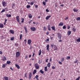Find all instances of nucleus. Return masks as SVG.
<instances>
[{
  "instance_id": "ea45409f",
  "label": "nucleus",
  "mask_w": 80,
  "mask_h": 80,
  "mask_svg": "<svg viewBox=\"0 0 80 80\" xmlns=\"http://www.w3.org/2000/svg\"><path fill=\"white\" fill-rule=\"evenodd\" d=\"M25 33H27V28H26V27H25Z\"/></svg>"
},
{
  "instance_id": "e433bc0d",
  "label": "nucleus",
  "mask_w": 80,
  "mask_h": 80,
  "mask_svg": "<svg viewBox=\"0 0 80 80\" xmlns=\"http://www.w3.org/2000/svg\"><path fill=\"white\" fill-rule=\"evenodd\" d=\"M43 30H44V31H45V30H47V28H46V27L45 26H44L43 27Z\"/></svg>"
},
{
  "instance_id": "9b49d317",
  "label": "nucleus",
  "mask_w": 80,
  "mask_h": 80,
  "mask_svg": "<svg viewBox=\"0 0 80 80\" xmlns=\"http://www.w3.org/2000/svg\"><path fill=\"white\" fill-rule=\"evenodd\" d=\"M50 17H51V16L50 15L46 17V20H48V19H49V18H50Z\"/></svg>"
},
{
  "instance_id": "f8f14e48",
  "label": "nucleus",
  "mask_w": 80,
  "mask_h": 80,
  "mask_svg": "<svg viewBox=\"0 0 80 80\" xmlns=\"http://www.w3.org/2000/svg\"><path fill=\"white\" fill-rule=\"evenodd\" d=\"M15 66L16 67H17V68H18V69H20V66H19V65L16 64Z\"/></svg>"
},
{
  "instance_id": "4c0bfd02",
  "label": "nucleus",
  "mask_w": 80,
  "mask_h": 80,
  "mask_svg": "<svg viewBox=\"0 0 80 80\" xmlns=\"http://www.w3.org/2000/svg\"><path fill=\"white\" fill-rule=\"evenodd\" d=\"M5 12V10L3 9L1 11V13H3V12Z\"/></svg>"
},
{
  "instance_id": "423d86ee",
  "label": "nucleus",
  "mask_w": 80,
  "mask_h": 80,
  "mask_svg": "<svg viewBox=\"0 0 80 80\" xmlns=\"http://www.w3.org/2000/svg\"><path fill=\"white\" fill-rule=\"evenodd\" d=\"M16 18L17 21L18 22V23H20V18H19V16H17L16 17Z\"/></svg>"
},
{
  "instance_id": "c756f323",
  "label": "nucleus",
  "mask_w": 80,
  "mask_h": 80,
  "mask_svg": "<svg viewBox=\"0 0 80 80\" xmlns=\"http://www.w3.org/2000/svg\"><path fill=\"white\" fill-rule=\"evenodd\" d=\"M41 53H42V50H39V53L38 55H41Z\"/></svg>"
},
{
  "instance_id": "a19ab883",
  "label": "nucleus",
  "mask_w": 80,
  "mask_h": 80,
  "mask_svg": "<svg viewBox=\"0 0 80 80\" xmlns=\"http://www.w3.org/2000/svg\"><path fill=\"white\" fill-rule=\"evenodd\" d=\"M70 56H68L66 58L67 60H68V59H70Z\"/></svg>"
},
{
  "instance_id": "5fc2aeb1",
  "label": "nucleus",
  "mask_w": 80,
  "mask_h": 80,
  "mask_svg": "<svg viewBox=\"0 0 80 80\" xmlns=\"http://www.w3.org/2000/svg\"><path fill=\"white\" fill-rule=\"evenodd\" d=\"M46 12H49V10H48V9H47L46 10Z\"/></svg>"
},
{
  "instance_id": "052dcab7",
  "label": "nucleus",
  "mask_w": 80,
  "mask_h": 80,
  "mask_svg": "<svg viewBox=\"0 0 80 80\" xmlns=\"http://www.w3.org/2000/svg\"><path fill=\"white\" fill-rule=\"evenodd\" d=\"M27 57H28V56H25V59H27Z\"/></svg>"
},
{
  "instance_id": "a211bd4d",
  "label": "nucleus",
  "mask_w": 80,
  "mask_h": 80,
  "mask_svg": "<svg viewBox=\"0 0 80 80\" xmlns=\"http://www.w3.org/2000/svg\"><path fill=\"white\" fill-rule=\"evenodd\" d=\"M7 60V58H6V57H3V59H2V61H5Z\"/></svg>"
},
{
  "instance_id": "58836bf2",
  "label": "nucleus",
  "mask_w": 80,
  "mask_h": 80,
  "mask_svg": "<svg viewBox=\"0 0 80 80\" xmlns=\"http://www.w3.org/2000/svg\"><path fill=\"white\" fill-rule=\"evenodd\" d=\"M11 63V62L9 61H7V64H10Z\"/></svg>"
},
{
  "instance_id": "2eb2a0df",
  "label": "nucleus",
  "mask_w": 80,
  "mask_h": 80,
  "mask_svg": "<svg viewBox=\"0 0 80 80\" xmlns=\"http://www.w3.org/2000/svg\"><path fill=\"white\" fill-rule=\"evenodd\" d=\"M72 33V32L71 31H68V36L69 35H70V34H71V33Z\"/></svg>"
},
{
  "instance_id": "6ab92c4d",
  "label": "nucleus",
  "mask_w": 80,
  "mask_h": 80,
  "mask_svg": "<svg viewBox=\"0 0 80 80\" xmlns=\"http://www.w3.org/2000/svg\"><path fill=\"white\" fill-rule=\"evenodd\" d=\"M37 73V70L36 69L34 70L33 72V75L35 74L36 73Z\"/></svg>"
},
{
  "instance_id": "603ef678",
  "label": "nucleus",
  "mask_w": 80,
  "mask_h": 80,
  "mask_svg": "<svg viewBox=\"0 0 80 80\" xmlns=\"http://www.w3.org/2000/svg\"><path fill=\"white\" fill-rule=\"evenodd\" d=\"M14 40V38L13 37H12L11 38V40Z\"/></svg>"
},
{
  "instance_id": "cd10ccee",
  "label": "nucleus",
  "mask_w": 80,
  "mask_h": 80,
  "mask_svg": "<svg viewBox=\"0 0 80 80\" xmlns=\"http://www.w3.org/2000/svg\"><path fill=\"white\" fill-rule=\"evenodd\" d=\"M6 67V65H5V64H3V65L2 66V68H5Z\"/></svg>"
},
{
  "instance_id": "4d7b16f0",
  "label": "nucleus",
  "mask_w": 80,
  "mask_h": 80,
  "mask_svg": "<svg viewBox=\"0 0 80 80\" xmlns=\"http://www.w3.org/2000/svg\"><path fill=\"white\" fill-rule=\"evenodd\" d=\"M59 64H61V65H62V62H60V61H59Z\"/></svg>"
},
{
  "instance_id": "39448f33",
  "label": "nucleus",
  "mask_w": 80,
  "mask_h": 80,
  "mask_svg": "<svg viewBox=\"0 0 80 80\" xmlns=\"http://www.w3.org/2000/svg\"><path fill=\"white\" fill-rule=\"evenodd\" d=\"M30 30L31 31H32V32H35L36 30V28L34 27H32L30 28Z\"/></svg>"
},
{
  "instance_id": "8fccbe9b",
  "label": "nucleus",
  "mask_w": 80,
  "mask_h": 80,
  "mask_svg": "<svg viewBox=\"0 0 80 80\" xmlns=\"http://www.w3.org/2000/svg\"><path fill=\"white\" fill-rule=\"evenodd\" d=\"M38 75H37L35 77V78H36L37 80V78H38Z\"/></svg>"
},
{
  "instance_id": "5701e85b",
  "label": "nucleus",
  "mask_w": 80,
  "mask_h": 80,
  "mask_svg": "<svg viewBox=\"0 0 80 80\" xmlns=\"http://www.w3.org/2000/svg\"><path fill=\"white\" fill-rule=\"evenodd\" d=\"M6 16L7 17H11V16H12V15H11V14H6Z\"/></svg>"
},
{
  "instance_id": "a878e982",
  "label": "nucleus",
  "mask_w": 80,
  "mask_h": 80,
  "mask_svg": "<svg viewBox=\"0 0 80 80\" xmlns=\"http://www.w3.org/2000/svg\"><path fill=\"white\" fill-rule=\"evenodd\" d=\"M15 3L13 4L12 6V8H15Z\"/></svg>"
},
{
  "instance_id": "bf43d9fd",
  "label": "nucleus",
  "mask_w": 80,
  "mask_h": 80,
  "mask_svg": "<svg viewBox=\"0 0 80 80\" xmlns=\"http://www.w3.org/2000/svg\"><path fill=\"white\" fill-rule=\"evenodd\" d=\"M70 26H68V27L67 28H68V29H70Z\"/></svg>"
},
{
  "instance_id": "338daca9",
  "label": "nucleus",
  "mask_w": 80,
  "mask_h": 80,
  "mask_svg": "<svg viewBox=\"0 0 80 80\" xmlns=\"http://www.w3.org/2000/svg\"><path fill=\"white\" fill-rule=\"evenodd\" d=\"M2 54V51H0V54Z\"/></svg>"
},
{
  "instance_id": "0eeeda50",
  "label": "nucleus",
  "mask_w": 80,
  "mask_h": 80,
  "mask_svg": "<svg viewBox=\"0 0 80 80\" xmlns=\"http://www.w3.org/2000/svg\"><path fill=\"white\" fill-rule=\"evenodd\" d=\"M32 73H29V76H28V78H29V80H30L31 79V78H32Z\"/></svg>"
},
{
  "instance_id": "864d4df0",
  "label": "nucleus",
  "mask_w": 80,
  "mask_h": 80,
  "mask_svg": "<svg viewBox=\"0 0 80 80\" xmlns=\"http://www.w3.org/2000/svg\"><path fill=\"white\" fill-rule=\"evenodd\" d=\"M4 10H5V11H8V8H5Z\"/></svg>"
},
{
  "instance_id": "a18cd8bd",
  "label": "nucleus",
  "mask_w": 80,
  "mask_h": 80,
  "mask_svg": "<svg viewBox=\"0 0 80 80\" xmlns=\"http://www.w3.org/2000/svg\"><path fill=\"white\" fill-rule=\"evenodd\" d=\"M68 20V17H66L65 18V20L67 21Z\"/></svg>"
},
{
  "instance_id": "774afa93",
  "label": "nucleus",
  "mask_w": 80,
  "mask_h": 80,
  "mask_svg": "<svg viewBox=\"0 0 80 80\" xmlns=\"http://www.w3.org/2000/svg\"><path fill=\"white\" fill-rule=\"evenodd\" d=\"M50 62H51L52 61V58H50Z\"/></svg>"
},
{
  "instance_id": "20e7f679",
  "label": "nucleus",
  "mask_w": 80,
  "mask_h": 80,
  "mask_svg": "<svg viewBox=\"0 0 80 80\" xmlns=\"http://www.w3.org/2000/svg\"><path fill=\"white\" fill-rule=\"evenodd\" d=\"M7 3L4 1H3L2 2V5L3 7H6L7 5Z\"/></svg>"
},
{
  "instance_id": "ddd939ff",
  "label": "nucleus",
  "mask_w": 80,
  "mask_h": 80,
  "mask_svg": "<svg viewBox=\"0 0 80 80\" xmlns=\"http://www.w3.org/2000/svg\"><path fill=\"white\" fill-rule=\"evenodd\" d=\"M31 42H32V41L30 39H28V44H30Z\"/></svg>"
},
{
  "instance_id": "0e129e2a",
  "label": "nucleus",
  "mask_w": 80,
  "mask_h": 80,
  "mask_svg": "<svg viewBox=\"0 0 80 80\" xmlns=\"http://www.w3.org/2000/svg\"><path fill=\"white\" fill-rule=\"evenodd\" d=\"M32 20H31L30 22H28V23L29 24H30V23H31V22H32Z\"/></svg>"
},
{
  "instance_id": "2f4dec72",
  "label": "nucleus",
  "mask_w": 80,
  "mask_h": 80,
  "mask_svg": "<svg viewBox=\"0 0 80 80\" xmlns=\"http://www.w3.org/2000/svg\"><path fill=\"white\" fill-rule=\"evenodd\" d=\"M21 22L22 23H23V22H24V18H22L21 19Z\"/></svg>"
},
{
  "instance_id": "c03bdc74",
  "label": "nucleus",
  "mask_w": 80,
  "mask_h": 80,
  "mask_svg": "<svg viewBox=\"0 0 80 80\" xmlns=\"http://www.w3.org/2000/svg\"><path fill=\"white\" fill-rule=\"evenodd\" d=\"M61 62H63L64 61V58H62L61 59Z\"/></svg>"
},
{
  "instance_id": "f257e3e1",
  "label": "nucleus",
  "mask_w": 80,
  "mask_h": 80,
  "mask_svg": "<svg viewBox=\"0 0 80 80\" xmlns=\"http://www.w3.org/2000/svg\"><path fill=\"white\" fill-rule=\"evenodd\" d=\"M57 36L58 37V39L61 40V38H62V34L59 32L57 33Z\"/></svg>"
},
{
  "instance_id": "49530a36",
  "label": "nucleus",
  "mask_w": 80,
  "mask_h": 80,
  "mask_svg": "<svg viewBox=\"0 0 80 80\" xmlns=\"http://www.w3.org/2000/svg\"><path fill=\"white\" fill-rule=\"evenodd\" d=\"M33 3H34V2H31V3H30L31 5H33Z\"/></svg>"
},
{
  "instance_id": "3c124183",
  "label": "nucleus",
  "mask_w": 80,
  "mask_h": 80,
  "mask_svg": "<svg viewBox=\"0 0 80 80\" xmlns=\"http://www.w3.org/2000/svg\"><path fill=\"white\" fill-rule=\"evenodd\" d=\"M62 28L63 29H65V28H66V26H64L62 27Z\"/></svg>"
},
{
  "instance_id": "69168bd1",
  "label": "nucleus",
  "mask_w": 80,
  "mask_h": 80,
  "mask_svg": "<svg viewBox=\"0 0 80 80\" xmlns=\"http://www.w3.org/2000/svg\"><path fill=\"white\" fill-rule=\"evenodd\" d=\"M48 59H47L46 60V62H48Z\"/></svg>"
},
{
  "instance_id": "412c9836",
  "label": "nucleus",
  "mask_w": 80,
  "mask_h": 80,
  "mask_svg": "<svg viewBox=\"0 0 80 80\" xmlns=\"http://www.w3.org/2000/svg\"><path fill=\"white\" fill-rule=\"evenodd\" d=\"M3 27V24H0V28H2Z\"/></svg>"
},
{
  "instance_id": "1a4fd4ad",
  "label": "nucleus",
  "mask_w": 80,
  "mask_h": 80,
  "mask_svg": "<svg viewBox=\"0 0 80 80\" xmlns=\"http://www.w3.org/2000/svg\"><path fill=\"white\" fill-rule=\"evenodd\" d=\"M51 28H52V30H54V31H56V30H55V26H53L51 27Z\"/></svg>"
},
{
  "instance_id": "393cba45",
  "label": "nucleus",
  "mask_w": 80,
  "mask_h": 80,
  "mask_svg": "<svg viewBox=\"0 0 80 80\" xmlns=\"http://www.w3.org/2000/svg\"><path fill=\"white\" fill-rule=\"evenodd\" d=\"M50 64H51V63L50 62L48 63L47 64V67H50Z\"/></svg>"
},
{
  "instance_id": "473e14b6",
  "label": "nucleus",
  "mask_w": 80,
  "mask_h": 80,
  "mask_svg": "<svg viewBox=\"0 0 80 80\" xmlns=\"http://www.w3.org/2000/svg\"><path fill=\"white\" fill-rule=\"evenodd\" d=\"M27 8H30V5H28L27 6Z\"/></svg>"
},
{
  "instance_id": "7c9ffc66",
  "label": "nucleus",
  "mask_w": 80,
  "mask_h": 80,
  "mask_svg": "<svg viewBox=\"0 0 80 80\" xmlns=\"http://www.w3.org/2000/svg\"><path fill=\"white\" fill-rule=\"evenodd\" d=\"M42 4L43 5H44V6H45V5H46V2H42Z\"/></svg>"
},
{
  "instance_id": "b1692460",
  "label": "nucleus",
  "mask_w": 80,
  "mask_h": 80,
  "mask_svg": "<svg viewBox=\"0 0 80 80\" xmlns=\"http://www.w3.org/2000/svg\"><path fill=\"white\" fill-rule=\"evenodd\" d=\"M28 17L30 18H32V15L31 14H29Z\"/></svg>"
},
{
  "instance_id": "37998d69",
  "label": "nucleus",
  "mask_w": 80,
  "mask_h": 80,
  "mask_svg": "<svg viewBox=\"0 0 80 80\" xmlns=\"http://www.w3.org/2000/svg\"><path fill=\"white\" fill-rule=\"evenodd\" d=\"M24 76L25 77H26V78H27V73H25L24 74Z\"/></svg>"
},
{
  "instance_id": "79ce46f5",
  "label": "nucleus",
  "mask_w": 80,
  "mask_h": 80,
  "mask_svg": "<svg viewBox=\"0 0 80 80\" xmlns=\"http://www.w3.org/2000/svg\"><path fill=\"white\" fill-rule=\"evenodd\" d=\"M45 42H49V38H48V39H47L46 40H45Z\"/></svg>"
},
{
  "instance_id": "e2e57ef3",
  "label": "nucleus",
  "mask_w": 80,
  "mask_h": 80,
  "mask_svg": "<svg viewBox=\"0 0 80 80\" xmlns=\"http://www.w3.org/2000/svg\"><path fill=\"white\" fill-rule=\"evenodd\" d=\"M51 46L52 47V48H53V44H51Z\"/></svg>"
},
{
  "instance_id": "4be33fe9",
  "label": "nucleus",
  "mask_w": 80,
  "mask_h": 80,
  "mask_svg": "<svg viewBox=\"0 0 80 80\" xmlns=\"http://www.w3.org/2000/svg\"><path fill=\"white\" fill-rule=\"evenodd\" d=\"M72 30L74 32H75V31H76V28H72Z\"/></svg>"
},
{
  "instance_id": "bb28decb",
  "label": "nucleus",
  "mask_w": 80,
  "mask_h": 80,
  "mask_svg": "<svg viewBox=\"0 0 80 80\" xmlns=\"http://www.w3.org/2000/svg\"><path fill=\"white\" fill-rule=\"evenodd\" d=\"M40 72L41 73H42V74H43V73H44V72L42 71V70H40Z\"/></svg>"
},
{
  "instance_id": "de8ad7c7",
  "label": "nucleus",
  "mask_w": 80,
  "mask_h": 80,
  "mask_svg": "<svg viewBox=\"0 0 80 80\" xmlns=\"http://www.w3.org/2000/svg\"><path fill=\"white\" fill-rule=\"evenodd\" d=\"M15 45L16 47H18V43H15Z\"/></svg>"
},
{
  "instance_id": "72a5a7b5",
  "label": "nucleus",
  "mask_w": 80,
  "mask_h": 80,
  "mask_svg": "<svg viewBox=\"0 0 80 80\" xmlns=\"http://www.w3.org/2000/svg\"><path fill=\"white\" fill-rule=\"evenodd\" d=\"M76 20H77V21H79V20H80V17H78L77 18Z\"/></svg>"
},
{
  "instance_id": "6e6552de",
  "label": "nucleus",
  "mask_w": 80,
  "mask_h": 80,
  "mask_svg": "<svg viewBox=\"0 0 80 80\" xmlns=\"http://www.w3.org/2000/svg\"><path fill=\"white\" fill-rule=\"evenodd\" d=\"M9 32L12 33V34H14V31L12 30H9Z\"/></svg>"
},
{
  "instance_id": "7ed1b4c3",
  "label": "nucleus",
  "mask_w": 80,
  "mask_h": 80,
  "mask_svg": "<svg viewBox=\"0 0 80 80\" xmlns=\"http://www.w3.org/2000/svg\"><path fill=\"white\" fill-rule=\"evenodd\" d=\"M20 53L19 52H16V58H18V57H20Z\"/></svg>"
},
{
  "instance_id": "09e8293b",
  "label": "nucleus",
  "mask_w": 80,
  "mask_h": 80,
  "mask_svg": "<svg viewBox=\"0 0 80 80\" xmlns=\"http://www.w3.org/2000/svg\"><path fill=\"white\" fill-rule=\"evenodd\" d=\"M80 76H79L78 77V78H77L76 79V80H80Z\"/></svg>"
},
{
  "instance_id": "9d476101",
  "label": "nucleus",
  "mask_w": 80,
  "mask_h": 80,
  "mask_svg": "<svg viewBox=\"0 0 80 80\" xmlns=\"http://www.w3.org/2000/svg\"><path fill=\"white\" fill-rule=\"evenodd\" d=\"M63 25V23L61 22H60V23L59 24L58 26H62Z\"/></svg>"
},
{
  "instance_id": "f704fd0d",
  "label": "nucleus",
  "mask_w": 80,
  "mask_h": 80,
  "mask_svg": "<svg viewBox=\"0 0 80 80\" xmlns=\"http://www.w3.org/2000/svg\"><path fill=\"white\" fill-rule=\"evenodd\" d=\"M76 40L77 42H80V38H79L78 39H77Z\"/></svg>"
},
{
  "instance_id": "c85d7f7f",
  "label": "nucleus",
  "mask_w": 80,
  "mask_h": 80,
  "mask_svg": "<svg viewBox=\"0 0 80 80\" xmlns=\"http://www.w3.org/2000/svg\"><path fill=\"white\" fill-rule=\"evenodd\" d=\"M45 72H47V67L46 66L45 67Z\"/></svg>"
},
{
  "instance_id": "13d9d810",
  "label": "nucleus",
  "mask_w": 80,
  "mask_h": 80,
  "mask_svg": "<svg viewBox=\"0 0 80 80\" xmlns=\"http://www.w3.org/2000/svg\"><path fill=\"white\" fill-rule=\"evenodd\" d=\"M24 41L25 42V44H26V43H27V39H25Z\"/></svg>"
},
{
  "instance_id": "dca6fc26",
  "label": "nucleus",
  "mask_w": 80,
  "mask_h": 80,
  "mask_svg": "<svg viewBox=\"0 0 80 80\" xmlns=\"http://www.w3.org/2000/svg\"><path fill=\"white\" fill-rule=\"evenodd\" d=\"M49 44H48L47 46V50H48V51H49Z\"/></svg>"
},
{
  "instance_id": "c9c22d12",
  "label": "nucleus",
  "mask_w": 80,
  "mask_h": 80,
  "mask_svg": "<svg viewBox=\"0 0 80 80\" xmlns=\"http://www.w3.org/2000/svg\"><path fill=\"white\" fill-rule=\"evenodd\" d=\"M22 34H21L20 35V40H21L22 39Z\"/></svg>"
},
{
  "instance_id": "f03ea898",
  "label": "nucleus",
  "mask_w": 80,
  "mask_h": 80,
  "mask_svg": "<svg viewBox=\"0 0 80 80\" xmlns=\"http://www.w3.org/2000/svg\"><path fill=\"white\" fill-rule=\"evenodd\" d=\"M34 67L36 69H37V70H38L39 69V68H40V66H39V65H38V63H36L34 65Z\"/></svg>"
},
{
  "instance_id": "4468645a",
  "label": "nucleus",
  "mask_w": 80,
  "mask_h": 80,
  "mask_svg": "<svg viewBox=\"0 0 80 80\" xmlns=\"http://www.w3.org/2000/svg\"><path fill=\"white\" fill-rule=\"evenodd\" d=\"M8 77H4L3 78V80H8Z\"/></svg>"
},
{
  "instance_id": "aec40b11",
  "label": "nucleus",
  "mask_w": 80,
  "mask_h": 80,
  "mask_svg": "<svg viewBox=\"0 0 80 80\" xmlns=\"http://www.w3.org/2000/svg\"><path fill=\"white\" fill-rule=\"evenodd\" d=\"M73 11L74 12H78V9H76L74 8L73 9Z\"/></svg>"
},
{
  "instance_id": "680f3d73",
  "label": "nucleus",
  "mask_w": 80,
  "mask_h": 80,
  "mask_svg": "<svg viewBox=\"0 0 80 80\" xmlns=\"http://www.w3.org/2000/svg\"><path fill=\"white\" fill-rule=\"evenodd\" d=\"M52 69H55V67H54V66H52Z\"/></svg>"
},
{
  "instance_id": "f3484780",
  "label": "nucleus",
  "mask_w": 80,
  "mask_h": 80,
  "mask_svg": "<svg viewBox=\"0 0 80 80\" xmlns=\"http://www.w3.org/2000/svg\"><path fill=\"white\" fill-rule=\"evenodd\" d=\"M48 30H49V31H50L51 30V29H50V25H48Z\"/></svg>"
},
{
  "instance_id": "6e6d98bb",
  "label": "nucleus",
  "mask_w": 80,
  "mask_h": 80,
  "mask_svg": "<svg viewBox=\"0 0 80 80\" xmlns=\"http://www.w3.org/2000/svg\"><path fill=\"white\" fill-rule=\"evenodd\" d=\"M78 60H76V61L74 62L75 63H77V62H78Z\"/></svg>"
}]
</instances>
